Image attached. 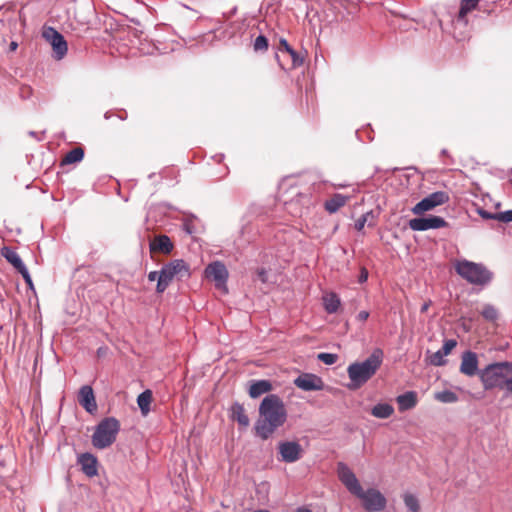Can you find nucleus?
Returning <instances> with one entry per match:
<instances>
[{"instance_id": "obj_36", "label": "nucleus", "mask_w": 512, "mask_h": 512, "mask_svg": "<svg viewBox=\"0 0 512 512\" xmlns=\"http://www.w3.org/2000/svg\"><path fill=\"white\" fill-rule=\"evenodd\" d=\"M317 358L326 365H333L338 360V355L334 353H320Z\"/></svg>"}, {"instance_id": "obj_21", "label": "nucleus", "mask_w": 512, "mask_h": 512, "mask_svg": "<svg viewBox=\"0 0 512 512\" xmlns=\"http://www.w3.org/2000/svg\"><path fill=\"white\" fill-rule=\"evenodd\" d=\"M230 417L236 421L240 426L246 428L250 424V420L244 406L238 402H235L230 408Z\"/></svg>"}, {"instance_id": "obj_27", "label": "nucleus", "mask_w": 512, "mask_h": 512, "mask_svg": "<svg viewBox=\"0 0 512 512\" xmlns=\"http://www.w3.org/2000/svg\"><path fill=\"white\" fill-rule=\"evenodd\" d=\"M323 304L326 312L333 314L339 309L341 301L337 294L329 293L323 297Z\"/></svg>"}, {"instance_id": "obj_17", "label": "nucleus", "mask_w": 512, "mask_h": 512, "mask_svg": "<svg viewBox=\"0 0 512 512\" xmlns=\"http://www.w3.org/2000/svg\"><path fill=\"white\" fill-rule=\"evenodd\" d=\"M457 341L455 339H448L445 340L443 343V346L441 349L433 353L430 358L429 362L433 366H443L446 364L445 356L451 353V351L456 347Z\"/></svg>"}, {"instance_id": "obj_4", "label": "nucleus", "mask_w": 512, "mask_h": 512, "mask_svg": "<svg viewBox=\"0 0 512 512\" xmlns=\"http://www.w3.org/2000/svg\"><path fill=\"white\" fill-rule=\"evenodd\" d=\"M480 379L486 390L504 389L508 379L512 376L511 362L492 363L479 372Z\"/></svg>"}, {"instance_id": "obj_22", "label": "nucleus", "mask_w": 512, "mask_h": 512, "mask_svg": "<svg viewBox=\"0 0 512 512\" xmlns=\"http://www.w3.org/2000/svg\"><path fill=\"white\" fill-rule=\"evenodd\" d=\"M272 390V384L269 380H256L253 381L249 388V396L251 398H258L261 395L268 393Z\"/></svg>"}, {"instance_id": "obj_42", "label": "nucleus", "mask_w": 512, "mask_h": 512, "mask_svg": "<svg viewBox=\"0 0 512 512\" xmlns=\"http://www.w3.org/2000/svg\"><path fill=\"white\" fill-rule=\"evenodd\" d=\"M368 317H369V312H368V311H365V310L360 311V312L358 313V315H357V319H358L359 321H366V320L368 319Z\"/></svg>"}, {"instance_id": "obj_14", "label": "nucleus", "mask_w": 512, "mask_h": 512, "mask_svg": "<svg viewBox=\"0 0 512 512\" xmlns=\"http://www.w3.org/2000/svg\"><path fill=\"white\" fill-rule=\"evenodd\" d=\"M294 384L304 391H319L322 390L324 386L323 381L319 376L310 373L298 376L294 380Z\"/></svg>"}, {"instance_id": "obj_34", "label": "nucleus", "mask_w": 512, "mask_h": 512, "mask_svg": "<svg viewBox=\"0 0 512 512\" xmlns=\"http://www.w3.org/2000/svg\"><path fill=\"white\" fill-rule=\"evenodd\" d=\"M481 315L487 321H495L498 318V311L493 305L485 304L481 311Z\"/></svg>"}, {"instance_id": "obj_37", "label": "nucleus", "mask_w": 512, "mask_h": 512, "mask_svg": "<svg viewBox=\"0 0 512 512\" xmlns=\"http://www.w3.org/2000/svg\"><path fill=\"white\" fill-rule=\"evenodd\" d=\"M476 212L479 216H481L485 220H496V213L488 212L482 207L477 206Z\"/></svg>"}, {"instance_id": "obj_7", "label": "nucleus", "mask_w": 512, "mask_h": 512, "mask_svg": "<svg viewBox=\"0 0 512 512\" xmlns=\"http://www.w3.org/2000/svg\"><path fill=\"white\" fill-rule=\"evenodd\" d=\"M369 512H379L386 507L387 501L384 495L377 489L369 488L366 491L361 487V492L355 494Z\"/></svg>"}, {"instance_id": "obj_20", "label": "nucleus", "mask_w": 512, "mask_h": 512, "mask_svg": "<svg viewBox=\"0 0 512 512\" xmlns=\"http://www.w3.org/2000/svg\"><path fill=\"white\" fill-rule=\"evenodd\" d=\"M173 249V243L167 235L156 236L150 243V250L169 254Z\"/></svg>"}, {"instance_id": "obj_39", "label": "nucleus", "mask_w": 512, "mask_h": 512, "mask_svg": "<svg viewBox=\"0 0 512 512\" xmlns=\"http://www.w3.org/2000/svg\"><path fill=\"white\" fill-rule=\"evenodd\" d=\"M367 216L368 214L362 215L360 218H358L355 222V229L357 231H361L367 222Z\"/></svg>"}, {"instance_id": "obj_12", "label": "nucleus", "mask_w": 512, "mask_h": 512, "mask_svg": "<svg viewBox=\"0 0 512 512\" xmlns=\"http://www.w3.org/2000/svg\"><path fill=\"white\" fill-rule=\"evenodd\" d=\"M337 475L339 480L351 494L355 495L357 492H361V485L356 475L347 464L343 462H339L337 464Z\"/></svg>"}, {"instance_id": "obj_13", "label": "nucleus", "mask_w": 512, "mask_h": 512, "mask_svg": "<svg viewBox=\"0 0 512 512\" xmlns=\"http://www.w3.org/2000/svg\"><path fill=\"white\" fill-rule=\"evenodd\" d=\"M205 275L208 279H211L215 282L217 288L226 289L228 271L226 266L222 262L215 261L210 263L205 268Z\"/></svg>"}, {"instance_id": "obj_45", "label": "nucleus", "mask_w": 512, "mask_h": 512, "mask_svg": "<svg viewBox=\"0 0 512 512\" xmlns=\"http://www.w3.org/2000/svg\"><path fill=\"white\" fill-rule=\"evenodd\" d=\"M430 304H431L430 302H425V303L421 306V309H420L421 313H425V312H427V311H428V309H429V307H430Z\"/></svg>"}, {"instance_id": "obj_11", "label": "nucleus", "mask_w": 512, "mask_h": 512, "mask_svg": "<svg viewBox=\"0 0 512 512\" xmlns=\"http://www.w3.org/2000/svg\"><path fill=\"white\" fill-rule=\"evenodd\" d=\"M408 225L413 231H426L446 227L448 223L443 217L430 215L428 217L413 218L409 220Z\"/></svg>"}, {"instance_id": "obj_30", "label": "nucleus", "mask_w": 512, "mask_h": 512, "mask_svg": "<svg viewBox=\"0 0 512 512\" xmlns=\"http://www.w3.org/2000/svg\"><path fill=\"white\" fill-rule=\"evenodd\" d=\"M84 157V150L80 147L73 148L70 150L62 160L63 164H73L80 162Z\"/></svg>"}, {"instance_id": "obj_8", "label": "nucleus", "mask_w": 512, "mask_h": 512, "mask_svg": "<svg viewBox=\"0 0 512 512\" xmlns=\"http://www.w3.org/2000/svg\"><path fill=\"white\" fill-rule=\"evenodd\" d=\"M279 461L284 463H295L299 461L304 454V449L298 441L286 440L280 441L277 445Z\"/></svg>"}, {"instance_id": "obj_24", "label": "nucleus", "mask_w": 512, "mask_h": 512, "mask_svg": "<svg viewBox=\"0 0 512 512\" xmlns=\"http://www.w3.org/2000/svg\"><path fill=\"white\" fill-rule=\"evenodd\" d=\"M347 200V196L337 193L334 194L330 199H328L325 202L324 207L329 213L332 214L337 212L341 207H343L346 204Z\"/></svg>"}, {"instance_id": "obj_25", "label": "nucleus", "mask_w": 512, "mask_h": 512, "mask_svg": "<svg viewBox=\"0 0 512 512\" xmlns=\"http://www.w3.org/2000/svg\"><path fill=\"white\" fill-rule=\"evenodd\" d=\"M2 256L13 265L16 270H19L25 266L19 254L9 247H4L1 251Z\"/></svg>"}, {"instance_id": "obj_1", "label": "nucleus", "mask_w": 512, "mask_h": 512, "mask_svg": "<svg viewBox=\"0 0 512 512\" xmlns=\"http://www.w3.org/2000/svg\"><path fill=\"white\" fill-rule=\"evenodd\" d=\"M287 420L283 400L276 394H268L259 405V418L255 422V435L262 440L269 439Z\"/></svg>"}, {"instance_id": "obj_2", "label": "nucleus", "mask_w": 512, "mask_h": 512, "mask_svg": "<svg viewBox=\"0 0 512 512\" xmlns=\"http://www.w3.org/2000/svg\"><path fill=\"white\" fill-rule=\"evenodd\" d=\"M382 361L383 351L377 348L364 361L351 363L347 368L348 377L350 379L348 388L358 389L363 386L375 375Z\"/></svg>"}, {"instance_id": "obj_19", "label": "nucleus", "mask_w": 512, "mask_h": 512, "mask_svg": "<svg viewBox=\"0 0 512 512\" xmlns=\"http://www.w3.org/2000/svg\"><path fill=\"white\" fill-rule=\"evenodd\" d=\"M78 464L81 466V470L88 477L97 475V458L91 453H82L78 457Z\"/></svg>"}, {"instance_id": "obj_47", "label": "nucleus", "mask_w": 512, "mask_h": 512, "mask_svg": "<svg viewBox=\"0 0 512 512\" xmlns=\"http://www.w3.org/2000/svg\"><path fill=\"white\" fill-rule=\"evenodd\" d=\"M295 512H312V511L307 508H298Z\"/></svg>"}, {"instance_id": "obj_38", "label": "nucleus", "mask_w": 512, "mask_h": 512, "mask_svg": "<svg viewBox=\"0 0 512 512\" xmlns=\"http://www.w3.org/2000/svg\"><path fill=\"white\" fill-rule=\"evenodd\" d=\"M17 271L22 275V277L25 280L26 284L28 286L32 287L33 286V282H32V278L30 276V273H29L27 267L23 266V268H21V269H19Z\"/></svg>"}, {"instance_id": "obj_16", "label": "nucleus", "mask_w": 512, "mask_h": 512, "mask_svg": "<svg viewBox=\"0 0 512 512\" xmlns=\"http://www.w3.org/2000/svg\"><path fill=\"white\" fill-rule=\"evenodd\" d=\"M78 402L90 414L97 410L95 395L92 387L89 385H84L80 388Z\"/></svg>"}, {"instance_id": "obj_29", "label": "nucleus", "mask_w": 512, "mask_h": 512, "mask_svg": "<svg viewBox=\"0 0 512 512\" xmlns=\"http://www.w3.org/2000/svg\"><path fill=\"white\" fill-rule=\"evenodd\" d=\"M280 45L284 48L285 52H287L292 59V67L296 68L303 64L304 58L300 56L285 39H280Z\"/></svg>"}, {"instance_id": "obj_32", "label": "nucleus", "mask_w": 512, "mask_h": 512, "mask_svg": "<svg viewBox=\"0 0 512 512\" xmlns=\"http://www.w3.org/2000/svg\"><path fill=\"white\" fill-rule=\"evenodd\" d=\"M434 398L441 403H455L458 401L457 394L450 390L437 392Z\"/></svg>"}, {"instance_id": "obj_28", "label": "nucleus", "mask_w": 512, "mask_h": 512, "mask_svg": "<svg viewBox=\"0 0 512 512\" xmlns=\"http://www.w3.org/2000/svg\"><path fill=\"white\" fill-rule=\"evenodd\" d=\"M152 400V392L145 390L137 397V404L143 416H146L150 411V404Z\"/></svg>"}, {"instance_id": "obj_46", "label": "nucleus", "mask_w": 512, "mask_h": 512, "mask_svg": "<svg viewBox=\"0 0 512 512\" xmlns=\"http://www.w3.org/2000/svg\"><path fill=\"white\" fill-rule=\"evenodd\" d=\"M17 47H18L17 42L12 41V42L10 43V50H11V51L16 50V49H17Z\"/></svg>"}, {"instance_id": "obj_5", "label": "nucleus", "mask_w": 512, "mask_h": 512, "mask_svg": "<svg viewBox=\"0 0 512 512\" xmlns=\"http://www.w3.org/2000/svg\"><path fill=\"white\" fill-rule=\"evenodd\" d=\"M119 431L120 422L115 417L104 418L95 427L91 442L97 449H106L115 442Z\"/></svg>"}, {"instance_id": "obj_33", "label": "nucleus", "mask_w": 512, "mask_h": 512, "mask_svg": "<svg viewBox=\"0 0 512 512\" xmlns=\"http://www.w3.org/2000/svg\"><path fill=\"white\" fill-rule=\"evenodd\" d=\"M405 506L410 512H419L420 504L416 496L410 493H405L403 496Z\"/></svg>"}, {"instance_id": "obj_15", "label": "nucleus", "mask_w": 512, "mask_h": 512, "mask_svg": "<svg viewBox=\"0 0 512 512\" xmlns=\"http://www.w3.org/2000/svg\"><path fill=\"white\" fill-rule=\"evenodd\" d=\"M460 372L469 377L478 373V357L475 352L468 350L462 354Z\"/></svg>"}, {"instance_id": "obj_9", "label": "nucleus", "mask_w": 512, "mask_h": 512, "mask_svg": "<svg viewBox=\"0 0 512 512\" xmlns=\"http://www.w3.org/2000/svg\"><path fill=\"white\" fill-rule=\"evenodd\" d=\"M449 194L445 191H436L421 201H419L412 209V213L415 215H421L424 212L430 211L437 206L443 205L449 201Z\"/></svg>"}, {"instance_id": "obj_41", "label": "nucleus", "mask_w": 512, "mask_h": 512, "mask_svg": "<svg viewBox=\"0 0 512 512\" xmlns=\"http://www.w3.org/2000/svg\"><path fill=\"white\" fill-rule=\"evenodd\" d=\"M503 390L506 392V395L512 396V376L510 379H508V382Z\"/></svg>"}, {"instance_id": "obj_40", "label": "nucleus", "mask_w": 512, "mask_h": 512, "mask_svg": "<svg viewBox=\"0 0 512 512\" xmlns=\"http://www.w3.org/2000/svg\"><path fill=\"white\" fill-rule=\"evenodd\" d=\"M367 279H368V271L365 267H362L360 270V275L358 277V282L364 283L367 281Z\"/></svg>"}, {"instance_id": "obj_31", "label": "nucleus", "mask_w": 512, "mask_h": 512, "mask_svg": "<svg viewBox=\"0 0 512 512\" xmlns=\"http://www.w3.org/2000/svg\"><path fill=\"white\" fill-rule=\"evenodd\" d=\"M198 224H199L198 218L194 215H189L184 219V221L182 223V228L187 234L192 235V234L198 232V230H199Z\"/></svg>"}, {"instance_id": "obj_6", "label": "nucleus", "mask_w": 512, "mask_h": 512, "mask_svg": "<svg viewBox=\"0 0 512 512\" xmlns=\"http://www.w3.org/2000/svg\"><path fill=\"white\" fill-rule=\"evenodd\" d=\"M189 276L190 269L188 264L182 259H175L163 265L159 271L156 291L158 293H163L175 277L179 280H183Z\"/></svg>"}, {"instance_id": "obj_35", "label": "nucleus", "mask_w": 512, "mask_h": 512, "mask_svg": "<svg viewBox=\"0 0 512 512\" xmlns=\"http://www.w3.org/2000/svg\"><path fill=\"white\" fill-rule=\"evenodd\" d=\"M254 50L258 51H266L268 49V39L264 35H259L253 44Z\"/></svg>"}, {"instance_id": "obj_18", "label": "nucleus", "mask_w": 512, "mask_h": 512, "mask_svg": "<svg viewBox=\"0 0 512 512\" xmlns=\"http://www.w3.org/2000/svg\"><path fill=\"white\" fill-rule=\"evenodd\" d=\"M480 0H461L460 9L457 17L454 20L455 29L457 27H466L468 20L467 14L477 8Z\"/></svg>"}, {"instance_id": "obj_44", "label": "nucleus", "mask_w": 512, "mask_h": 512, "mask_svg": "<svg viewBox=\"0 0 512 512\" xmlns=\"http://www.w3.org/2000/svg\"><path fill=\"white\" fill-rule=\"evenodd\" d=\"M257 274H258L259 279H260L263 283H265V282L267 281L266 271H265L264 269H259V270H258V272H257Z\"/></svg>"}, {"instance_id": "obj_26", "label": "nucleus", "mask_w": 512, "mask_h": 512, "mask_svg": "<svg viewBox=\"0 0 512 512\" xmlns=\"http://www.w3.org/2000/svg\"><path fill=\"white\" fill-rule=\"evenodd\" d=\"M394 413V407L389 403H378L371 409V414L379 419H387Z\"/></svg>"}, {"instance_id": "obj_43", "label": "nucleus", "mask_w": 512, "mask_h": 512, "mask_svg": "<svg viewBox=\"0 0 512 512\" xmlns=\"http://www.w3.org/2000/svg\"><path fill=\"white\" fill-rule=\"evenodd\" d=\"M159 279V271H151L148 274V280L149 281H155Z\"/></svg>"}, {"instance_id": "obj_3", "label": "nucleus", "mask_w": 512, "mask_h": 512, "mask_svg": "<svg viewBox=\"0 0 512 512\" xmlns=\"http://www.w3.org/2000/svg\"><path fill=\"white\" fill-rule=\"evenodd\" d=\"M455 271L461 278L475 286H486L493 278V273L485 265L466 259L456 261Z\"/></svg>"}, {"instance_id": "obj_10", "label": "nucleus", "mask_w": 512, "mask_h": 512, "mask_svg": "<svg viewBox=\"0 0 512 512\" xmlns=\"http://www.w3.org/2000/svg\"><path fill=\"white\" fill-rule=\"evenodd\" d=\"M43 37L52 46L53 57L61 60L68 51V45L64 36L53 27H48L43 31Z\"/></svg>"}, {"instance_id": "obj_23", "label": "nucleus", "mask_w": 512, "mask_h": 512, "mask_svg": "<svg viewBox=\"0 0 512 512\" xmlns=\"http://www.w3.org/2000/svg\"><path fill=\"white\" fill-rule=\"evenodd\" d=\"M400 411H406L414 408L417 404V394L414 391H408L396 398Z\"/></svg>"}]
</instances>
